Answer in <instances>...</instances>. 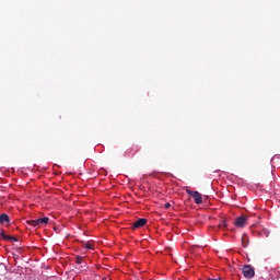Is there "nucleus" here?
I'll use <instances>...</instances> for the list:
<instances>
[{"mask_svg": "<svg viewBox=\"0 0 280 280\" xmlns=\"http://www.w3.org/2000/svg\"><path fill=\"white\" fill-rule=\"evenodd\" d=\"M148 224L147 219H139L136 222H133L132 229H142V226H145Z\"/></svg>", "mask_w": 280, "mask_h": 280, "instance_id": "nucleus-4", "label": "nucleus"}, {"mask_svg": "<svg viewBox=\"0 0 280 280\" xmlns=\"http://www.w3.org/2000/svg\"><path fill=\"white\" fill-rule=\"evenodd\" d=\"M84 261V257L77 256L75 257V264H82Z\"/></svg>", "mask_w": 280, "mask_h": 280, "instance_id": "nucleus-11", "label": "nucleus"}, {"mask_svg": "<svg viewBox=\"0 0 280 280\" xmlns=\"http://www.w3.org/2000/svg\"><path fill=\"white\" fill-rule=\"evenodd\" d=\"M242 244L244 247L248 246V235L244 234L242 236Z\"/></svg>", "mask_w": 280, "mask_h": 280, "instance_id": "nucleus-9", "label": "nucleus"}, {"mask_svg": "<svg viewBox=\"0 0 280 280\" xmlns=\"http://www.w3.org/2000/svg\"><path fill=\"white\" fill-rule=\"evenodd\" d=\"M186 194L194 198L196 205H202V195H200V192L194 190H186Z\"/></svg>", "mask_w": 280, "mask_h": 280, "instance_id": "nucleus-2", "label": "nucleus"}, {"mask_svg": "<svg viewBox=\"0 0 280 280\" xmlns=\"http://www.w3.org/2000/svg\"><path fill=\"white\" fill-rule=\"evenodd\" d=\"M83 248H86V250H93L95 248V245H93L92 243H83L82 244Z\"/></svg>", "mask_w": 280, "mask_h": 280, "instance_id": "nucleus-8", "label": "nucleus"}, {"mask_svg": "<svg viewBox=\"0 0 280 280\" xmlns=\"http://www.w3.org/2000/svg\"><path fill=\"white\" fill-rule=\"evenodd\" d=\"M164 207H165V209H170V207H172V205H171L170 202H166V203L164 205Z\"/></svg>", "mask_w": 280, "mask_h": 280, "instance_id": "nucleus-12", "label": "nucleus"}, {"mask_svg": "<svg viewBox=\"0 0 280 280\" xmlns=\"http://www.w3.org/2000/svg\"><path fill=\"white\" fill-rule=\"evenodd\" d=\"M246 217H240L236 219L235 224L237 226H246Z\"/></svg>", "mask_w": 280, "mask_h": 280, "instance_id": "nucleus-5", "label": "nucleus"}, {"mask_svg": "<svg viewBox=\"0 0 280 280\" xmlns=\"http://www.w3.org/2000/svg\"><path fill=\"white\" fill-rule=\"evenodd\" d=\"M260 235H261V237H268L270 235V232L266 229H262L260 231Z\"/></svg>", "mask_w": 280, "mask_h": 280, "instance_id": "nucleus-10", "label": "nucleus"}, {"mask_svg": "<svg viewBox=\"0 0 280 280\" xmlns=\"http://www.w3.org/2000/svg\"><path fill=\"white\" fill-rule=\"evenodd\" d=\"M242 275L245 279H253V277H255V268L250 265H245L242 269Z\"/></svg>", "mask_w": 280, "mask_h": 280, "instance_id": "nucleus-1", "label": "nucleus"}, {"mask_svg": "<svg viewBox=\"0 0 280 280\" xmlns=\"http://www.w3.org/2000/svg\"><path fill=\"white\" fill-rule=\"evenodd\" d=\"M0 237H2V240H10L11 242H19L16 237L5 235L3 232L0 233Z\"/></svg>", "mask_w": 280, "mask_h": 280, "instance_id": "nucleus-7", "label": "nucleus"}, {"mask_svg": "<svg viewBox=\"0 0 280 280\" xmlns=\"http://www.w3.org/2000/svg\"><path fill=\"white\" fill-rule=\"evenodd\" d=\"M48 223H49V218H42V219L28 221V224L31 226H39L40 224H48Z\"/></svg>", "mask_w": 280, "mask_h": 280, "instance_id": "nucleus-3", "label": "nucleus"}, {"mask_svg": "<svg viewBox=\"0 0 280 280\" xmlns=\"http://www.w3.org/2000/svg\"><path fill=\"white\" fill-rule=\"evenodd\" d=\"M0 224H10V217H8L5 213H2L0 215Z\"/></svg>", "mask_w": 280, "mask_h": 280, "instance_id": "nucleus-6", "label": "nucleus"}, {"mask_svg": "<svg viewBox=\"0 0 280 280\" xmlns=\"http://www.w3.org/2000/svg\"><path fill=\"white\" fill-rule=\"evenodd\" d=\"M208 280H220V279H208Z\"/></svg>", "mask_w": 280, "mask_h": 280, "instance_id": "nucleus-13", "label": "nucleus"}]
</instances>
